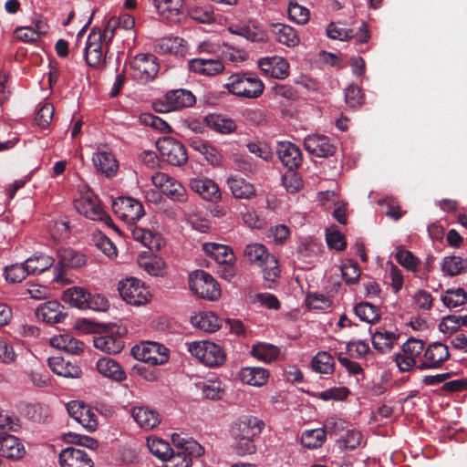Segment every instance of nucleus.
Wrapping results in <instances>:
<instances>
[{
  "instance_id": "nucleus-50",
  "label": "nucleus",
  "mask_w": 467,
  "mask_h": 467,
  "mask_svg": "<svg viewBox=\"0 0 467 467\" xmlns=\"http://www.w3.org/2000/svg\"><path fill=\"white\" fill-rule=\"evenodd\" d=\"M28 275L30 274L27 272L25 262L20 265L15 264L5 267V276L9 283H20L26 279Z\"/></svg>"
},
{
  "instance_id": "nucleus-42",
  "label": "nucleus",
  "mask_w": 467,
  "mask_h": 467,
  "mask_svg": "<svg viewBox=\"0 0 467 467\" xmlns=\"http://www.w3.org/2000/svg\"><path fill=\"white\" fill-rule=\"evenodd\" d=\"M355 314L368 323H376L380 319L379 308L368 302H361L354 307Z\"/></svg>"
},
{
  "instance_id": "nucleus-56",
  "label": "nucleus",
  "mask_w": 467,
  "mask_h": 467,
  "mask_svg": "<svg viewBox=\"0 0 467 467\" xmlns=\"http://www.w3.org/2000/svg\"><path fill=\"white\" fill-rule=\"evenodd\" d=\"M154 4L161 14L169 13L178 16L182 7L183 0H154Z\"/></svg>"
},
{
  "instance_id": "nucleus-52",
  "label": "nucleus",
  "mask_w": 467,
  "mask_h": 467,
  "mask_svg": "<svg viewBox=\"0 0 467 467\" xmlns=\"http://www.w3.org/2000/svg\"><path fill=\"white\" fill-rule=\"evenodd\" d=\"M201 389L202 396L212 400H221L224 395V389L220 381L202 383Z\"/></svg>"
},
{
  "instance_id": "nucleus-58",
  "label": "nucleus",
  "mask_w": 467,
  "mask_h": 467,
  "mask_svg": "<svg viewBox=\"0 0 467 467\" xmlns=\"http://www.w3.org/2000/svg\"><path fill=\"white\" fill-rule=\"evenodd\" d=\"M282 182L285 190L290 193L297 192L303 186L300 175L289 171L282 177Z\"/></svg>"
},
{
  "instance_id": "nucleus-60",
  "label": "nucleus",
  "mask_w": 467,
  "mask_h": 467,
  "mask_svg": "<svg viewBox=\"0 0 467 467\" xmlns=\"http://www.w3.org/2000/svg\"><path fill=\"white\" fill-rule=\"evenodd\" d=\"M54 115V108L51 104L46 103L41 106L36 115L35 120L42 129L48 127Z\"/></svg>"
},
{
  "instance_id": "nucleus-30",
  "label": "nucleus",
  "mask_w": 467,
  "mask_h": 467,
  "mask_svg": "<svg viewBox=\"0 0 467 467\" xmlns=\"http://www.w3.org/2000/svg\"><path fill=\"white\" fill-rule=\"evenodd\" d=\"M269 30L279 43L287 47H295L299 42L296 32L288 25L270 24Z\"/></svg>"
},
{
  "instance_id": "nucleus-63",
  "label": "nucleus",
  "mask_w": 467,
  "mask_h": 467,
  "mask_svg": "<svg viewBox=\"0 0 467 467\" xmlns=\"http://www.w3.org/2000/svg\"><path fill=\"white\" fill-rule=\"evenodd\" d=\"M346 103L350 108H356L363 103V95L361 89L355 85H349L345 93Z\"/></svg>"
},
{
  "instance_id": "nucleus-61",
  "label": "nucleus",
  "mask_w": 467,
  "mask_h": 467,
  "mask_svg": "<svg viewBox=\"0 0 467 467\" xmlns=\"http://www.w3.org/2000/svg\"><path fill=\"white\" fill-rule=\"evenodd\" d=\"M326 240L328 247L337 251H343L347 246L346 238L338 230L327 232Z\"/></svg>"
},
{
  "instance_id": "nucleus-12",
  "label": "nucleus",
  "mask_w": 467,
  "mask_h": 467,
  "mask_svg": "<svg viewBox=\"0 0 467 467\" xmlns=\"http://www.w3.org/2000/svg\"><path fill=\"white\" fill-rule=\"evenodd\" d=\"M93 344L96 348L108 354H118L124 348L122 337L115 326L110 328L102 326V333L94 337Z\"/></svg>"
},
{
  "instance_id": "nucleus-35",
  "label": "nucleus",
  "mask_w": 467,
  "mask_h": 467,
  "mask_svg": "<svg viewBox=\"0 0 467 467\" xmlns=\"http://www.w3.org/2000/svg\"><path fill=\"white\" fill-rule=\"evenodd\" d=\"M188 16L201 24H210L215 20L213 6L210 4H194L187 8Z\"/></svg>"
},
{
  "instance_id": "nucleus-44",
  "label": "nucleus",
  "mask_w": 467,
  "mask_h": 467,
  "mask_svg": "<svg viewBox=\"0 0 467 467\" xmlns=\"http://www.w3.org/2000/svg\"><path fill=\"white\" fill-rule=\"evenodd\" d=\"M334 359L327 352L317 353L311 361V366L316 372L331 374L334 371Z\"/></svg>"
},
{
  "instance_id": "nucleus-36",
  "label": "nucleus",
  "mask_w": 467,
  "mask_h": 467,
  "mask_svg": "<svg viewBox=\"0 0 467 467\" xmlns=\"http://www.w3.org/2000/svg\"><path fill=\"white\" fill-rule=\"evenodd\" d=\"M204 123L211 130L222 134L232 133L236 129L233 119L224 118L220 114L207 115L204 118Z\"/></svg>"
},
{
  "instance_id": "nucleus-22",
  "label": "nucleus",
  "mask_w": 467,
  "mask_h": 467,
  "mask_svg": "<svg viewBox=\"0 0 467 467\" xmlns=\"http://www.w3.org/2000/svg\"><path fill=\"white\" fill-rule=\"evenodd\" d=\"M61 467H94V463L88 454L79 449L68 447L59 454Z\"/></svg>"
},
{
  "instance_id": "nucleus-59",
  "label": "nucleus",
  "mask_w": 467,
  "mask_h": 467,
  "mask_svg": "<svg viewBox=\"0 0 467 467\" xmlns=\"http://www.w3.org/2000/svg\"><path fill=\"white\" fill-rule=\"evenodd\" d=\"M350 393L347 387H334L327 390L321 391L317 394V397L322 400L327 401L333 400H343L348 398Z\"/></svg>"
},
{
  "instance_id": "nucleus-17",
  "label": "nucleus",
  "mask_w": 467,
  "mask_h": 467,
  "mask_svg": "<svg viewBox=\"0 0 467 467\" xmlns=\"http://www.w3.org/2000/svg\"><path fill=\"white\" fill-rule=\"evenodd\" d=\"M102 42L100 35L96 30H91L84 48L86 63L92 67H98L106 60V55L103 56Z\"/></svg>"
},
{
  "instance_id": "nucleus-49",
  "label": "nucleus",
  "mask_w": 467,
  "mask_h": 467,
  "mask_svg": "<svg viewBox=\"0 0 467 467\" xmlns=\"http://www.w3.org/2000/svg\"><path fill=\"white\" fill-rule=\"evenodd\" d=\"M132 237L140 242L143 245L150 250L153 248L159 249L161 247L160 240L150 231L143 228L135 227L131 231Z\"/></svg>"
},
{
  "instance_id": "nucleus-20",
  "label": "nucleus",
  "mask_w": 467,
  "mask_h": 467,
  "mask_svg": "<svg viewBox=\"0 0 467 467\" xmlns=\"http://www.w3.org/2000/svg\"><path fill=\"white\" fill-rule=\"evenodd\" d=\"M166 105L160 111H171L182 108L192 107L195 104V96L187 89H175L167 92L165 95Z\"/></svg>"
},
{
  "instance_id": "nucleus-48",
  "label": "nucleus",
  "mask_w": 467,
  "mask_h": 467,
  "mask_svg": "<svg viewBox=\"0 0 467 467\" xmlns=\"http://www.w3.org/2000/svg\"><path fill=\"white\" fill-rule=\"evenodd\" d=\"M147 447L154 456L163 462L167 460L172 451L169 442L158 438L148 439Z\"/></svg>"
},
{
  "instance_id": "nucleus-41",
  "label": "nucleus",
  "mask_w": 467,
  "mask_h": 467,
  "mask_svg": "<svg viewBox=\"0 0 467 467\" xmlns=\"http://www.w3.org/2000/svg\"><path fill=\"white\" fill-rule=\"evenodd\" d=\"M251 354L255 358L269 363L278 358L279 349L271 344L258 343L253 346Z\"/></svg>"
},
{
  "instance_id": "nucleus-4",
  "label": "nucleus",
  "mask_w": 467,
  "mask_h": 467,
  "mask_svg": "<svg viewBox=\"0 0 467 467\" xmlns=\"http://www.w3.org/2000/svg\"><path fill=\"white\" fill-rule=\"evenodd\" d=\"M131 354L137 360L152 366L163 365L169 359L168 348L152 341L135 345L131 348Z\"/></svg>"
},
{
  "instance_id": "nucleus-27",
  "label": "nucleus",
  "mask_w": 467,
  "mask_h": 467,
  "mask_svg": "<svg viewBox=\"0 0 467 467\" xmlns=\"http://www.w3.org/2000/svg\"><path fill=\"white\" fill-rule=\"evenodd\" d=\"M93 163L98 171L107 177L114 176L118 170V161L111 152L105 150L98 151L93 155Z\"/></svg>"
},
{
  "instance_id": "nucleus-19",
  "label": "nucleus",
  "mask_w": 467,
  "mask_h": 467,
  "mask_svg": "<svg viewBox=\"0 0 467 467\" xmlns=\"http://www.w3.org/2000/svg\"><path fill=\"white\" fill-rule=\"evenodd\" d=\"M190 71L202 76H215L223 71V62L212 57H200L192 58L188 62Z\"/></svg>"
},
{
  "instance_id": "nucleus-37",
  "label": "nucleus",
  "mask_w": 467,
  "mask_h": 467,
  "mask_svg": "<svg viewBox=\"0 0 467 467\" xmlns=\"http://www.w3.org/2000/svg\"><path fill=\"white\" fill-rule=\"evenodd\" d=\"M89 294L90 292L83 287L74 286L64 291L63 300L75 307L86 309Z\"/></svg>"
},
{
  "instance_id": "nucleus-3",
  "label": "nucleus",
  "mask_w": 467,
  "mask_h": 467,
  "mask_svg": "<svg viewBox=\"0 0 467 467\" xmlns=\"http://www.w3.org/2000/svg\"><path fill=\"white\" fill-rule=\"evenodd\" d=\"M188 350L192 356L208 367H218L225 361L223 348L213 342H192L188 345Z\"/></svg>"
},
{
  "instance_id": "nucleus-55",
  "label": "nucleus",
  "mask_w": 467,
  "mask_h": 467,
  "mask_svg": "<svg viewBox=\"0 0 467 467\" xmlns=\"http://www.w3.org/2000/svg\"><path fill=\"white\" fill-rule=\"evenodd\" d=\"M288 16L296 24L304 25L309 20L310 13L307 8L297 3H290L288 5Z\"/></svg>"
},
{
  "instance_id": "nucleus-14",
  "label": "nucleus",
  "mask_w": 467,
  "mask_h": 467,
  "mask_svg": "<svg viewBox=\"0 0 467 467\" xmlns=\"http://www.w3.org/2000/svg\"><path fill=\"white\" fill-rule=\"evenodd\" d=\"M67 410L69 416L88 431L93 432L97 430L99 425L97 415L84 402L72 400L67 404Z\"/></svg>"
},
{
  "instance_id": "nucleus-21",
  "label": "nucleus",
  "mask_w": 467,
  "mask_h": 467,
  "mask_svg": "<svg viewBox=\"0 0 467 467\" xmlns=\"http://www.w3.org/2000/svg\"><path fill=\"white\" fill-rule=\"evenodd\" d=\"M190 188L202 196V199L216 202L221 199V192L218 185L211 179L196 177L190 180Z\"/></svg>"
},
{
  "instance_id": "nucleus-33",
  "label": "nucleus",
  "mask_w": 467,
  "mask_h": 467,
  "mask_svg": "<svg viewBox=\"0 0 467 467\" xmlns=\"http://www.w3.org/2000/svg\"><path fill=\"white\" fill-rule=\"evenodd\" d=\"M131 415L142 428L152 429L160 423L159 413L148 407H134Z\"/></svg>"
},
{
  "instance_id": "nucleus-16",
  "label": "nucleus",
  "mask_w": 467,
  "mask_h": 467,
  "mask_svg": "<svg viewBox=\"0 0 467 467\" xmlns=\"http://www.w3.org/2000/svg\"><path fill=\"white\" fill-rule=\"evenodd\" d=\"M304 146L310 154L319 158L332 156L337 150V146L325 135L313 134L306 136L304 140Z\"/></svg>"
},
{
  "instance_id": "nucleus-1",
  "label": "nucleus",
  "mask_w": 467,
  "mask_h": 467,
  "mask_svg": "<svg viewBox=\"0 0 467 467\" xmlns=\"http://www.w3.org/2000/svg\"><path fill=\"white\" fill-rule=\"evenodd\" d=\"M225 88L237 97L257 99L263 94L265 85L254 74L247 72L229 77Z\"/></svg>"
},
{
  "instance_id": "nucleus-40",
  "label": "nucleus",
  "mask_w": 467,
  "mask_h": 467,
  "mask_svg": "<svg viewBox=\"0 0 467 467\" xmlns=\"http://www.w3.org/2000/svg\"><path fill=\"white\" fill-rule=\"evenodd\" d=\"M52 344L69 354L78 355L84 350V343L67 334L53 338Z\"/></svg>"
},
{
  "instance_id": "nucleus-62",
  "label": "nucleus",
  "mask_w": 467,
  "mask_h": 467,
  "mask_svg": "<svg viewBox=\"0 0 467 467\" xmlns=\"http://www.w3.org/2000/svg\"><path fill=\"white\" fill-rule=\"evenodd\" d=\"M327 35L329 38L341 41L349 40L354 37L352 29L338 27L335 23H330L327 27Z\"/></svg>"
},
{
  "instance_id": "nucleus-39",
  "label": "nucleus",
  "mask_w": 467,
  "mask_h": 467,
  "mask_svg": "<svg viewBox=\"0 0 467 467\" xmlns=\"http://www.w3.org/2000/svg\"><path fill=\"white\" fill-rule=\"evenodd\" d=\"M192 324L205 332H215L222 327V320L213 312H202L193 317Z\"/></svg>"
},
{
  "instance_id": "nucleus-6",
  "label": "nucleus",
  "mask_w": 467,
  "mask_h": 467,
  "mask_svg": "<svg viewBox=\"0 0 467 467\" xmlns=\"http://www.w3.org/2000/svg\"><path fill=\"white\" fill-rule=\"evenodd\" d=\"M58 262L54 267V280L57 283H63L67 268H79L86 265V255L72 248H59L57 250Z\"/></svg>"
},
{
  "instance_id": "nucleus-25",
  "label": "nucleus",
  "mask_w": 467,
  "mask_h": 467,
  "mask_svg": "<svg viewBox=\"0 0 467 467\" xmlns=\"http://www.w3.org/2000/svg\"><path fill=\"white\" fill-rule=\"evenodd\" d=\"M0 452L7 459L20 460L26 453L23 443L14 435L0 434Z\"/></svg>"
},
{
  "instance_id": "nucleus-11",
  "label": "nucleus",
  "mask_w": 467,
  "mask_h": 467,
  "mask_svg": "<svg viewBox=\"0 0 467 467\" xmlns=\"http://www.w3.org/2000/svg\"><path fill=\"white\" fill-rule=\"evenodd\" d=\"M114 213L129 223L138 222L145 213L141 202L131 197H119L112 203Z\"/></svg>"
},
{
  "instance_id": "nucleus-10",
  "label": "nucleus",
  "mask_w": 467,
  "mask_h": 467,
  "mask_svg": "<svg viewBox=\"0 0 467 467\" xmlns=\"http://www.w3.org/2000/svg\"><path fill=\"white\" fill-rule=\"evenodd\" d=\"M78 210L87 218L93 221L103 222L108 227L119 233V227L114 223L110 216L103 210L97 197L87 196L78 205Z\"/></svg>"
},
{
  "instance_id": "nucleus-47",
  "label": "nucleus",
  "mask_w": 467,
  "mask_h": 467,
  "mask_svg": "<svg viewBox=\"0 0 467 467\" xmlns=\"http://www.w3.org/2000/svg\"><path fill=\"white\" fill-rule=\"evenodd\" d=\"M441 269L451 276L460 275L467 269V260L455 255L444 257Z\"/></svg>"
},
{
  "instance_id": "nucleus-32",
  "label": "nucleus",
  "mask_w": 467,
  "mask_h": 467,
  "mask_svg": "<svg viewBox=\"0 0 467 467\" xmlns=\"http://www.w3.org/2000/svg\"><path fill=\"white\" fill-rule=\"evenodd\" d=\"M269 378V371L261 367L243 368L240 372L241 380L248 385L261 387Z\"/></svg>"
},
{
  "instance_id": "nucleus-64",
  "label": "nucleus",
  "mask_w": 467,
  "mask_h": 467,
  "mask_svg": "<svg viewBox=\"0 0 467 467\" xmlns=\"http://www.w3.org/2000/svg\"><path fill=\"white\" fill-rule=\"evenodd\" d=\"M342 274L346 283L353 285L358 283L361 271L358 263L350 262L344 265Z\"/></svg>"
},
{
  "instance_id": "nucleus-38",
  "label": "nucleus",
  "mask_w": 467,
  "mask_h": 467,
  "mask_svg": "<svg viewBox=\"0 0 467 467\" xmlns=\"http://www.w3.org/2000/svg\"><path fill=\"white\" fill-rule=\"evenodd\" d=\"M55 263V259L49 255L39 254H34L25 261L27 272L30 275H39L49 269Z\"/></svg>"
},
{
  "instance_id": "nucleus-51",
  "label": "nucleus",
  "mask_w": 467,
  "mask_h": 467,
  "mask_svg": "<svg viewBox=\"0 0 467 467\" xmlns=\"http://www.w3.org/2000/svg\"><path fill=\"white\" fill-rule=\"evenodd\" d=\"M163 193L170 199L176 202H185L187 200V194L185 188L177 180L171 178L167 187L164 188Z\"/></svg>"
},
{
  "instance_id": "nucleus-46",
  "label": "nucleus",
  "mask_w": 467,
  "mask_h": 467,
  "mask_svg": "<svg viewBox=\"0 0 467 467\" xmlns=\"http://www.w3.org/2000/svg\"><path fill=\"white\" fill-rule=\"evenodd\" d=\"M441 300L449 308L461 306L467 303V292L462 288L448 289Z\"/></svg>"
},
{
  "instance_id": "nucleus-29",
  "label": "nucleus",
  "mask_w": 467,
  "mask_h": 467,
  "mask_svg": "<svg viewBox=\"0 0 467 467\" xmlns=\"http://www.w3.org/2000/svg\"><path fill=\"white\" fill-rule=\"evenodd\" d=\"M48 366L52 369V371L65 378H79L82 374L81 368L72 364L69 361H66L61 357H54L48 359Z\"/></svg>"
},
{
  "instance_id": "nucleus-57",
  "label": "nucleus",
  "mask_w": 467,
  "mask_h": 467,
  "mask_svg": "<svg viewBox=\"0 0 467 467\" xmlns=\"http://www.w3.org/2000/svg\"><path fill=\"white\" fill-rule=\"evenodd\" d=\"M166 462V467H191L192 461L182 451H171Z\"/></svg>"
},
{
  "instance_id": "nucleus-24",
  "label": "nucleus",
  "mask_w": 467,
  "mask_h": 467,
  "mask_svg": "<svg viewBox=\"0 0 467 467\" xmlns=\"http://www.w3.org/2000/svg\"><path fill=\"white\" fill-rule=\"evenodd\" d=\"M186 41L179 36L162 37L154 45V50L160 55L172 54L183 57L187 53Z\"/></svg>"
},
{
  "instance_id": "nucleus-53",
  "label": "nucleus",
  "mask_w": 467,
  "mask_h": 467,
  "mask_svg": "<svg viewBox=\"0 0 467 467\" xmlns=\"http://www.w3.org/2000/svg\"><path fill=\"white\" fill-rule=\"evenodd\" d=\"M117 28H119L117 24V16H111L107 21L102 31L99 27H93L91 30H96L100 35V41L106 47H109L115 36Z\"/></svg>"
},
{
  "instance_id": "nucleus-26",
  "label": "nucleus",
  "mask_w": 467,
  "mask_h": 467,
  "mask_svg": "<svg viewBox=\"0 0 467 467\" xmlns=\"http://www.w3.org/2000/svg\"><path fill=\"white\" fill-rule=\"evenodd\" d=\"M244 257L250 264L263 266L266 263H275V256L270 254L262 244H250L244 249Z\"/></svg>"
},
{
  "instance_id": "nucleus-28",
  "label": "nucleus",
  "mask_w": 467,
  "mask_h": 467,
  "mask_svg": "<svg viewBox=\"0 0 467 467\" xmlns=\"http://www.w3.org/2000/svg\"><path fill=\"white\" fill-rule=\"evenodd\" d=\"M203 250L221 265H233L235 261L234 254L228 245L205 243L203 244Z\"/></svg>"
},
{
  "instance_id": "nucleus-43",
  "label": "nucleus",
  "mask_w": 467,
  "mask_h": 467,
  "mask_svg": "<svg viewBox=\"0 0 467 467\" xmlns=\"http://www.w3.org/2000/svg\"><path fill=\"white\" fill-rule=\"evenodd\" d=\"M326 441V431L324 429L307 430L302 433L301 443L308 449H317L323 445Z\"/></svg>"
},
{
  "instance_id": "nucleus-54",
  "label": "nucleus",
  "mask_w": 467,
  "mask_h": 467,
  "mask_svg": "<svg viewBox=\"0 0 467 467\" xmlns=\"http://www.w3.org/2000/svg\"><path fill=\"white\" fill-rule=\"evenodd\" d=\"M395 258L397 262L410 271H416L420 264V260L409 250L399 249Z\"/></svg>"
},
{
  "instance_id": "nucleus-7",
  "label": "nucleus",
  "mask_w": 467,
  "mask_h": 467,
  "mask_svg": "<svg viewBox=\"0 0 467 467\" xmlns=\"http://www.w3.org/2000/svg\"><path fill=\"white\" fill-rule=\"evenodd\" d=\"M425 343L421 339L410 337L402 345V352L395 357V361L401 372H408L413 368L417 369L416 358L424 352Z\"/></svg>"
},
{
  "instance_id": "nucleus-31",
  "label": "nucleus",
  "mask_w": 467,
  "mask_h": 467,
  "mask_svg": "<svg viewBox=\"0 0 467 467\" xmlns=\"http://www.w3.org/2000/svg\"><path fill=\"white\" fill-rule=\"evenodd\" d=\"M97 369L101 375L113 380L120 382L126 379L125 371L120 365L112 358H99L97 362Z\"/></svg>"
},
{
  "instance_id": "nucleus-23",
  "label": "nucleus",
  "mask_w": 467,
  "mask_h": 467,
  "mask_svg": "<svg viewBox=\"0 0 467 467\" xmlns=\"http://www.w3.org/2000/svg\"><path fill=\"white\" fill-rule=\"evenodd\" d=\"M64 306L57 301H47L37 306L36 314L39 319L48 324H57L64 321L67 314Z\"/></svg>"
},
{
  "instance_id": "nucleus-34",
  "label": "nucleus",
  "mask_w": 467,
  "mask_h": 467,
  "mask_svg": "<svg viewBox=\"0 0 467 467\" xmlns=\"http://www.w3.org/2000/svg\"><path fill=\"white\" fill-rule=\"evenodd\" d=\"M227 185L235 198L249 199L255 195L254 185L244 178L231 176L227 180Z\"/></svg>"
},
{
  "instance_id": "nucleus-15",
  "label": "nucleus",
  "mask_w": 467,
  "mask_h": 467,
  "mask_svg": "<svg viewBox=\"0 0 467 467\" xmlns=\"http://www.w3.org/2000/svg\"><path fill=\"white\" fill-rule=\"evenodd\" d=\"M264 426V421L256 417L245 416L234 423L232 435L234 438L254 440L261 434Z\"/></svg>"
},
{
  "instance_id": "nucleus-45",
  "label": "nucleus",
  "mask_w": 467,
  "mask_h": 467,
  "mask_svg": "<svg viewBox=\"0 0 467 467\" xmlns=\"http://www.w3.org/2000/svg\"><path fill=\"white\" fill-rule=\"evenodd\" d=\"M397 339L398 336L393 332L377 331L372 335V345L375 349L384 352L391 349Z\"/></svg>"
},
{
  "instance_id": "nucleus-5",
  "label": "nucleus",
  "mask_w": 467,
  "mask_h": 467,
  "mask_svg": "<svg viewBox=\"0 0 467 467\" xmlns=\"http://www.w3.org/2000/svg\"><path fill=\"white\" fill-rule=\"evenodd\" d=\"M161 159L172 166L181 167L188 161L184 145L171 137H162L156 141Z\"/></svg>"
},
{
  "instance_id": "nucleus-9",
  "label": "nucleus",
  "mask_w": 467,
  "mask_h": 467,
  "mask_svg": "<svg viewBox=\"0 0 467 467\" xmlns=\"http://www.w3.org/2000/svg\"><path fill=\"white\" fill-rule=\"evenodd\" d=\"M119 292L130 305L140 306L148 302L150 294L140 280L129 277L119 284Z\"/></svg>"
},
{
  "instance_id": "nucleus-13",
  "label": "nucleus",
  "mask_w": 467,
  "mask_h": 467,
  "mask_svg": "<svg viewBox=\"0 0 467 467\" xmlns=\"http://www.w3.org/2000/svg\"><path fill=\"white\" fill-rule=\"evenodd\" d=\"M450 352L448 347L440 342H434L424 348L423 359H421L417 369L426 370L441 368L442 364L449 359Z\"/></svg>"
},
{
  "instance_id": "nucleus-8",
  "label": "nucleus",
  "mask_w": 467,
  "mask_h": 467,
  "mask_svg": "<svg viewBox=\"0 0 467 467\" xmlns=\"http://www.w3.org/2000/svg\"><path fill=\"white\" fill-rule=\"evenodd\" d=\"M134 79L147 82L153 79L160 69L158 58L152 54H139L130 63Z\"/></svg>"
},
{
  "instance_id": "nucleus-2",
  "label": "nucleus",
  "mask_w": 467,
  "mask_h": 467,
  "mask_svg": "<svg viewBox=\"0 0 467 467\" xmlns=\"http://www.w3.org/2000/svg\"><path fill=\"white\" fill-rule=\"evenodd\" d=\"M191 290L202 299L216 301L221 296V288L212 275L203 270H195L189 275Z\"/></svg>"
},
{
  "instance_id": "nucleus-18",
  "label": "nucleus",
  "mask_w": 467,
  "mask_h": 467,
  "mask_svg": "<svg viewBox=\"0 0 467 467\" xmlns=\"http://www.w3.org/2000/svg\"><path fill=\"white\" fill-rule=\"evenodd\" d=\"M276 153L282 164L294 171L302 164V154L300 149L290 141H281L277 143Z\"/></svg>"
}]
</instances>
